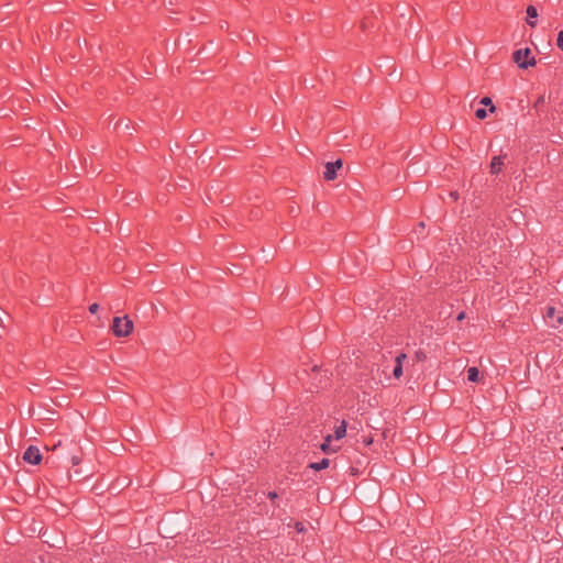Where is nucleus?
<instances>
[{
	"instance_id": "f257e3e1",
	"label": "nucleus",
	"mask_w": 563,
	"mask_h": 563,
	"mask_svg": "<svg viewBox=\"0 0 563 563\" xmlns=\"http://www.w3.org/2000/svg\"><path fill=\"white\" fill-rule=\"evenodd\" d=\"M111 329L115 336H128L133 331V321L128 317H114Z\"/></svg>"
},
{
	"instance_id": "f03ea898",
	"label": "nucleus",
	"mask_w": 563,
	"mask_h": 563,
	"mask_svg": "<svg viewBox=\"0 0 563 563\" xmlns=\"http://www.w3.org/2000/svg\"><path fill=\"white\" fill-rule=\"evenodd\" d=\"M531 49L529 47L517 49L512 53V59L519 68L527 69L533 67L537 60L533 56L530 57Z\"/></svg>"
},
{
	"instance_id": "7ed1b4c3",
	"label": "nucleus",
	"mask_w": 563,
	"mask_h": 563,
	"mask_svg": "<svg viewBox=\"0 0 563 563\" xmlns=\"http://www.w3.org/2000/svg\"><path fill=\"white\" fill-rule=\"evenodd\" d=\"M23 460L29 463V464H32V465H37L41 463L42 461V454L38 450L37 446L35 445H30L25 451H24V454H23Z\"/></svg>"
},
{
	"instance_id": "20e7f679",
	"label": "nucleus",
	"mask_w": 563,
	"mask_h": 563,
	"mask_svg": "<svg viewBox=\"0 0 563 563\" xmlns=\"http://www.w3.org/2000/svg\"><path fill=\"white\" fill-rule=\"evenodd\" d=\"M343 162L342 159H336L335 162H329L325 164V170L323 172V178L328 181L334 180L338 176V169L342 168Z\"/></svg>"
},
{
	"instance_id": "39448f33",
	"label": "nucleus",
	"mask_w": 563,
	"mask_h": 563,
	"mask_svg": "<svg viewBox=\"0 0 563 563\" xmlns=\"http://www.w3.org/2000/svg\"><path fill=\"white\" fill-rule=\"evenodd\" d=\"M548 323L553 328H559L563 324V316H561L554 307H548L547 312L544 314Z\"/></svg>"
},
{
	"instance_id": "423d86ee",
	"label": "nucleus",
	"mask_w": 563,
	"mask_h": 563,
	"mask_svg": "<svg viewBox=\"0 0 563 563\" xmlns=\"http://www.w3.org/2000/svg\"><path fill=\"white\" fill-rule=\"evenodd\" d=\"M527 24L531 27L537 26L538 10L534 5L530 4L527 7Z\"/></svg>"
},
{
	"instance_id": "0eeeda50",
	"label": "nucleus",
	"mask_w": 563,
	"mask_h": 563,
	"mask_svg": "<svg viewBox=\"0 0 563 563\" xmlns=\"http://www.w3.org/2000/svg\"><path fill=\"white\" fill-rule=\"evenodd\" d=\"M503 156H494L492 162H490V166H489V172L490 174L493 175H497L501 172V167L504 165V161H503Z\"/></svg>"
},
{
	"instance_id": "6e6552de",
	"label": "nucleus",
	"mask_w": 563,
	"mask_h": 563,
	"mask_svg": "<svg viewBox=\"0 0 563 563\" xmlns=\"http://www.w3.org/2000/svg\"><path fill=\"white\" fill-rule=\"evenodd\" d=\"M330 465V460L324 457L320 462H312L308 464V467L313 471H322L328 468Z\"/></svg>"
},
{
	"instance_id": "1a4fd4ad",
	"label": "nucleus",
	"mask_w": 563,
	"mask_h": 563,
	"mask_svg": "<svg viewBox=\"0 0 563 563\" xmlns=\"http://www.w3.org/2000/svg\"><path fill=\"white\" fill-rule=\"evenodd\" d=\"M481 373L479 369L475 366H472L467 369V379L472 383L479 382Z\"/></svg>"
},
{
	"instance_id": "9d476101",
	"label": "nucleus",
	"mask_w": 563,
	"mask_h": 563,
	"mask_svg": "<svg viewBox=\"0 0 563 563\" xmlns=\"http://www.w3.org/2000/svg\"><path fill=\"white\" fill-rule=\"evenodd\" d=\"M346 421L345 420H342L341 423L339 426L335 427V430H334V437L335 439H342L345 437L346 434Z\"/></svg>"
},
{
	"instance_id": "9b49d317",
	"label": "nucleus",
	"mask_w": 563,
	"mask_h": 563,
	"mask_svg": "<svg viewBox=\"0 0 563 563\" xmlns=\"http://www.w3.org/2000/svg\"><path fill=\"white\" fill-rule=\"evenodd\" d=\"M544 103H545V98L544 96H539L538 99L534 101L533 103V108L537 110V111H543V108H544Z\"/></svg>"
},
{
	"instance_id": "f8f14e48",
	"label": "nucleus",
	"mask_w": 563,
	"mask_h": 563,
	"mask_svg": "<svg viewBox=\"0 0 563 563\" xmlns=\"http://www.w3.org/2000/svg\"><path fill=\"white\" fill-rule=\"evenodd\" d=\"M481 103L484 104V106H489V111L490 112H494L496 110L492 99L489 97H484L482 98L481 100Z\"/></svg>"
},
{
	"instance_id": "ddd939ff",
	"label": "nucleus",
	"mask_w": 563,
	"mask_h": 563,
	"mask_svg": "<svg viewBox=\"0 0 563 563\" xmlns=\"http://www.w3.org/2000/svg\"><path fill=\"white\" fill-rule=\"evenodd\" d=\"M331 439H332V437H331V435H328V437L324 439V442H323V443L321 444V446H320V449L322 450V452H324V453H329Z\"/></svg>"
},
{
	"instance_id": "4468645a",
	"label": "nucleus",
	"mask_w": 563,
	"mask_h": 563,
	"mask_svg": "<svg viewBox=\"0 0 563 563\" xmlns=\"http://www.w3.org/2000/svg\"><path fill=\"white\" fill-rule=\"evenodd\" d=\"M393 375L395 378H400L402 375V364H395Z\"/></svg>"
},
{
	"instance_id": "2eb2a0df",
	"label": "nucleus",
	"mask_w": 563,
	"mask_h": 563,
	"mask_svg": "<svg viewBox=\"0 0 563 563\" xmlns=\"http://www.w3.org/2000/svg\"><path fill=\"white\" fill-rule=\"evenodd\" d=\"M475 117L479 120H483L487 117V112L484 108H479L475 111Z\"/></svg>"
},
{
	"instance_id": "dca6fc26",
	"label": "nucleus",
	"mask_w": 563,
	"mask_h": 563,
	"mask_svg": "<svg viewBox=\"0 0 563 563\" xmlns=\"http://www.w3.org/2000/svg\"><path fill=\"white\" fill-rule=\"evenodd\" d=\"M415 358L417 362H422L427 358V354L422 350H419L415 353Z\"/></svg>"
},
{
	"instance_id": "f3484780",
	"label": "nucleus",
	"mask_w": 563,
	"mask_h": 563,
	"mask_svg": "<svg viewBox=\"0 0 563 563\" xmlns=\"http://www.w3.org/2000/svg\"><path fill=\"white\" fill-rule=\"evenodd\" d=\"M556 45L561 51H563V30L558 34Z\"/></svg>"
},
{
	"instance_id": "a211bd4d",
	"label": "nucleus",
	"mask_w": 563,
	"mask_h": 563,
	"mask_svg": "<svg viewBox=\"0 0 563 563\" xmlns=\"http://www.w3.org/2000/svg\"><path fill=\"white\" fill-rule=\"evenodd\" d=\"M295 529L299 533H303L306 531V527H305L303 522H300V521L295 522Z\"/></svg>"
},
{
	"instance_id": "6ab92c4d",
	"label": "nucleus",
	"mask_w": 563,
	"mask_h": 563,
	"mask_svg": "<svg viewBox=\"0 0 563 563\" xmlns=\"http://www.w3.org/2000/svg\"><path fill=\"white\" fill-rule=\"evenodd\" d=\"M407 358V355L405 353H400L396 356V364H402V362Z\"/></svg>"
},
{
	"instance_id": "aec40b11",
	"label": "nucleus",
	"mask_w": 563,
	"mask_h": 563,
	"mask_svg": "<svg viewBox=\"0 0 563 563\" xmlns=\"http://www.w3.org/2000/svg\"><path fill=\"white\" fill-rule=\"evenodd\" d=\"M81 462V457L79 455H73L71 456V464L74 466L78 465Z\"/></svg>"
},
{
	"instance_id": "412c9836",
	"label": "nucleus",
	"mask_w": 563,
	"mask_h": 563,
	"mask_svg": "<svg viewBox=\"0 0 563 563\" xmlns=\"http://www.w3.org/2000/svg\"><path fill=\"white\" fill-rule=\"evenodd\" d=\"M267 497H268L271 500H273V501H274L275 499H277V498H278V494H277V492L272 490V492H268V493H267Z\"/></svg>"
},
{
	"instance_id": "4be33fe9",
	"label": "nucleus",
	"mask_w": 563,
	"mask_h": 563,
	"mask_svg": "<svg viewBox=\"0 0 563 563\" xmlns=\"http://www.w3.org/2000/svg\"><path fill=\"white\" fill-rule=\"evenodd\" d=\"M88 309H89L90 313H96L99 309V305L95 302V303L90 305Z\"/></svg>"
},
{
	"instance_id": "5701e85b",
	"label": "nucleus",
	"mask_w": 563,
	"mask_h": 563,
	"mask_svg": "<svg viewBox=\"0 0 563 563\" xmlns=\"http://www.w3.org/2000/svg\"><path fill=\"white\" fill-rule=\"evenodd\" d=\"M464 318V312H461L457 317V320H462Z\"/></svg>"
}]
</instances>
